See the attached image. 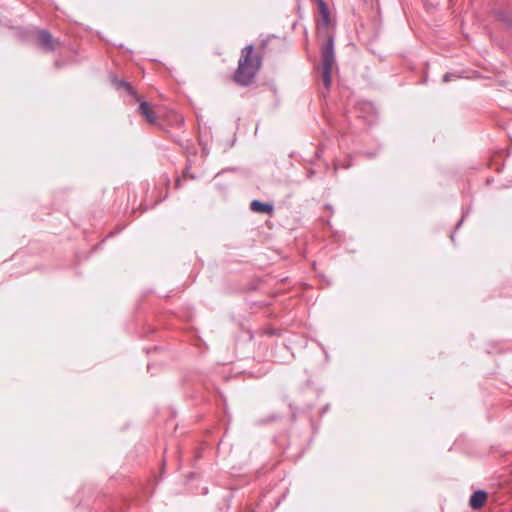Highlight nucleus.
<instances>
[{
	"label": "nucleus",
	"instance_id": "obj_1",
	"mask_svg": "<svg viewBox=\"0 0 512 512\" xmlns=\"http://www.w3.org/2000/svg\"><path fill=\"white\" fill-rule=\"evenodd\" d=\"M254 46L247 45L242 49L238 67L234 73V81L241 86H249L255 78L262 64V58L258 55L253 56Z\"/></svg>",
	"mask_w": 512,
	"mask_h": 512
},
{
	"label": "nucleus",
	"instance_id": "obj_2",
	"mask_svg": "<svg viewBox=\"0 0 512 512\" xmlns=\"http://www.w3.org/2000/svg\"><path fill=\"white\" fill-rule=\"evenodd\" d=\"M322 81L327 90L332 85V70L336 66L335 37L333 34L326 36L325 42L320 47Z\"/></svg>",
	"mask_w": 512,
	"mask_h": 512
},
{
	"label": "nucleus",
	"instance_id": "obj_3",
	"mask_svg": "<svg viewBox=\"0 0 512 512\" xmlns=\"http://www.w3.org/2000/svg\"><path fill=\"white\" fill-rule=\"evenodd\" d=\"M36 43L45 52H53L59 41L53 38L49 30L42 28L36 30Z\"/></svg>",
	"mask_w": 512,
	"mask_h": 512
},
{
	"label": "nucleus",
	"instance_id": "obj_4",
	"mask_svg": "<svg viewBox=\"0 0 512 512\" xmlns=\"http://www.w3.org/2000/svg\"><path fill=\"white\" fill-rule=\"evenodd\" d=\"M249 208L252 212L262 215H272L275 209L272 202H263L258 199H253L249 204Z\"/></svg>",
	"mask_w": 512,
	"mask_h": 512
},
{
	"label": "nucleus",
	"instance_id": "obj_5",
	"mask_svg": "<svg viewBox=\"0 0 512 512\" xmlns=\"http://www.w3.org/2000/svg\"><path fill=\"white\" fill-rule=\"evenodd\" d=\"M133 98L139 104L138 112L141 115H143L149 123H155L156 116H155V113L153 112L150 104L147 101L143 100L138 94H137V96H134Z\"/></svg>",
	"mask_w": 512,
	"mask_h": 512
},
{
	"label": "nucleus",
	"instance_id": "obj_6",
	"mask_svg": "<svg viewBox=\"0 0 512 512\" xmlns=\"http://www.w3.org/2000/svg\"><path fill=\"white\" fill-rule=\"evenodd\" d=\"M312 1L317 5L321 25L323 27H328L331 24V13L328 4L325 2V0Z\"/></svg>",
	"mask_w": 512,
	"mask_h": 512
},
{
	"label": "nucleus",
	"instance_id": "obj_7",
	"mask_svg": "<svg viewBox=\"0 0 512 512\" xmlns=\"http://www.w3.org/2000/svg\"><path fill=\"white\" fill-rule=\"evenodd\" d=\"M487 492L485 490H476L474 491L471 496H470V499H469V506L473 509V510H478L480 508L483 507V505L485 504V502L487 501Z\"/></svg>",
	"mask_w": 512,
	"mask_h": 512
},
{
	"label": "nucleus",
	"instance_id": "obj_8",
	"mask_svg": "<svg viewBox=\"0 0 512 512\" xmlns=\"http://www.w3.org/2000/svg\"><path fill=\"white\" fill-rule=\"evenodd\" d=\"M111 84L118 91L124 89L131 97L137 96V92L133 88L130 82L118 79L116 76L111 78Z\"/></svg>",
	"mask_w": 512,
	"mask_h": 512
},
{
	"label": "nucleus",
	"instance_id": "obj_9",
	"mask_svg": "<svg viewBox=\"0 0 512 512\" xmlns=\"http://www.w3.org/2000/svg\"><path fill=\"white\" fill-rule=\"evenodd\" d=\"M497 19L502 22L507 28L512 29V15L505 10H497L495 12Z\"/></svg>",
	"mask_w": 512,
	"mask_h": 512
},
{
	"label": "nucleus",
	"instance_id": "obj_10",
	"mask_svg": "<svg viewBox=\"0 0 512 512\" xmlns=\"http://www.w3.org/2000/svg\"><path fill=\"white\" fill-rule=\"evenodd\" d=\"M471 211H472L471 204L467 208H463L461 218L455 225V230H457L461 227L463 221L468 217V215L471 213Z\"/></svg>",
	"mask_w": 512,
	"mask_h": 512
},
{
	"label": "nucleus",
	"instance_id": "obj_11",
	"mask_svg": "<svg viewBox=\"0 0 512 512\" xmlns=\"http://www.w3.org/2000/svg\"><path fill=\"white\" fill-rule=\"evenodd\" d=\"M277 36L274 35V34H271V35H268L266 36V38L262 39L261 42H260V47L261 48H264L266 47V45L268 44V42L270 41L271 38H276Z\"/></svg>",
	"mask_w": 512,
	"mask_h": 512
},
{
	"label": "nucleus",
	"instance_id": "obj_12",
	"mask_svg": "<svg viewBox=\"0 0 512 512\" xmlns=\"http://www.w3.org/2000/svg\"><path fill=\"white\" fill-rule=\"evenodd\" d=\"M280 418L279 415H276V414H272L268 417V419L266 420H261V423H268V422H272V421H275V420H278Z\"/></svg>",
	"mask_w": 512,
	"mask_h": 512
},
{
	"label": "nucleus",
	"instance_id": "obj_13",
	"mask_svg": "<svg viewBox=\"0 0 512 512\" xmlns=\"http://www.w3.org/2000/svg\"><path fill=\"white\" fill-rule=\"evenodd\" d=\"M453 77H454V74L447 72L443 75L442 80H443V82L447 83V82L451 81Z\"/></svg>",
	"mask_w": 512,
	"mask_h": 512
},
{
	"label": "nucleus",
	"instance_id": "obj_14",
	"mask_svg": "<svg viewBox=\"0 0 512 512\" xmlns=\"http://www.w3.org/2000/svg\"><path fill=\"white\" fill-rule=\"evenodd\" d=\"M184 177H189L190 179H195V175L194 174H191L189 172V167H187L184 171Z\"/></svg>",
	"mask_w": 512,
	"mask_h": 512
},
{
	"label": "nucleus",
	"instance_id": "obj_15",
	"mask_svg": "<svg viewBox=\"0 0 512 512\" xmlns=\"http://www.w3.org/2000/svg\"><path fill=\"white\" fill-rule=\"evenodd\" d=\"M330 409V404H326L320 411V415L323 416L325 413H327Z\"/></svg>",
	"mask_w": 512,
	"mask_h": 512
},
{
	"label": "nucleus",
	"instance_id": "obj_16",
	"mask_svg": "<svg viewBox=\"0 0 512 512\" xmlns=\"http://www.w3.org/2000/svg\"><path fill=\"white\" fill-rule=\"evenodd\" d=\"M314 174H315V170L314 169H309L307 171V178L311 179L314 176Z\"/></svg>",
	"mask_w": 512,
	"mask_h": 512
},
{
	"label": "nucleus",
	"instance_id": "obj_17",
	"mask_svg": "<svg viewBox=\"0 0 512 512\" xmlns=\"http://www.w3.org/2000/svg\"><path fill=\"white\" fill-rule=\"evenodd\" d=\"M365 155L368 157V158H373L377 155L376 152H365Z\"/></svg>",
	"mask_w": 512,
	"mask_h": 512
},
{
	"label": "nucleus",
	"instance_id": "obj_18",
	"mask_svg": "<svg viewBox=\"0 0 512 512\" xmlns=\"http://www.w3.org/2000/svg\"><path fill=\"white\" fill-rule=\"evenodd\" d=\"M322 153H323V149H317L315 152V155H316V157L319 158V157H321Z\"/></svg>",
	"mask_w": 512,
	"mask_h": 512
},
{
	"label": "nucleus",
	"instance_id": "obj_19",
	"mask_svg": "<svg viewBox=\"0 0 512 512\" xmlns=\"http://www.w3.org/2000/svg\"><path fill=\"white\" fill-rule=\"evenodd\" d=\"M451 241L455 243V232H452L450 235Z\"/></svg>",
	"mask_w": 512,
	"mask_h": 512
},
{
	"label": "nucleus",
	"instance_id": "obj_20",
	"mask_svg": "<svg viewBox=\"0 0 512 512\" xmlns=\"http://www.w3.org/2000/svg\"><path fill=\"white\" fill-rule=\"evenodd\" d=\"M158 349H159V347H158V346H154V347H153V350H155V351H156V350H158ZM151 350H152V348H151V349H147V350H146L147 354H149V353L151 352Z\"/></svg>",
	"mask_w": 512,
	"mask_h": 512
},
{
	"label": "nucleus",
	"instance_id": "obj_21",
	"mask_svg": "<svg viewBox=\"0 0 512 512\" xmlns=\"http://www.w3.org/2000/svg\"><path fill=\"white\" fill-rule=\"evenodd\" d=\"M54 64H55V66L57 68H61L62 67V64L58 60H56Z\"/></svg>",
	"mask_w": 512,
	"mask_h": 512
},
{
	"label": "nucleus",
	"instance_id": "obj_22",
	"mask_svg": "<svg viewBox=\"0 0 512 512\" xmlns=\"http://www.w3.org/2000/svg\"><path fill=\"white\" fill-rule=\"evenodd\" d=\"M180 182H181V181H180V179H177V181H176V183H175V186H176L177 188H179V187H180Z\"/></svg>",
	"mask_w": 512,
	"mask_h": 512
},
{
	"label": "nucleus",
	"instance_id": "obj_23",
	"mask_svg": "<svg viewBox=\"0 0 512 512\" xmlns=\"http://www.w3.org/2000/svg\"><path fill=\"white\" fill-rule=\"evenodd\" d=\"M312 428H313V431L314 433L317 431L318 427L315 425V424H312Z\"/></svg>",
	"mask_w": 512,
	"mask_h": 512
},
{
	"label": "nucleus",
	"instance_id": "obj_24",
	"mask_svg": "<svg viewBox=\"0 0 512 512\" xmlns=\"http://www.w3.org/2000/svg\"><path fill=\"white\" fill-rule=\"evenodd\" d=\"M115 234H116V233L111 232V233H109V234L107 235V238H109V237H113Z\"/></svg>",
	"mask_w": 512,
	"mask_h": 512
},
{
	"label": "nucleus",
	"instance_id": "obj_25",
	"mask_svg": "<svg viewBox=\"0 0 512 512\" xmlns=\"http://www.w3.org/2000/svg\"><path fill=\"white\" fill-rule=\"evenodd\" d=\"M322 349H323V352L325 354V357L328 358V352L324 349V347H322Z\"/></svg>",
	"mask_w": 512,
	"mask_h": 512
},
{
	"label": "nucleus",
	"instance_id": "obj_26",
	"mask_svg": "<svg viewBox=\"0 0 512 512\" xmlns=\"http://www.w3.org/2000/svg\"><path fill=\"white\" fill-rule=\"evenodd\" d=\"M326 208H327L328 210H331V209H332V206H331V205H329V204H327V205H326Z\"/></svg>",
	"mask_w": 512,
	"mask_h": 512
},
{
	"label": "nucleus",
	"instance_id": "obj_27",
	"mask_svg": "<svg viewBox=\"0 0 512 512\" xmlns=\"http://www.w3.org/2000/svg\"><path fill=\"white\" fill-rule=\"evenodd\" d=\"M97 249H98V246H95V247L92 249V252H95Z\"/></svg>",
	"mask_w": 512,
	"mask_h": 512
}]
</instances>
